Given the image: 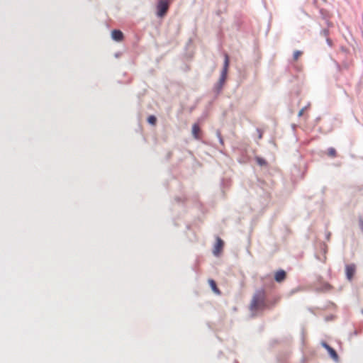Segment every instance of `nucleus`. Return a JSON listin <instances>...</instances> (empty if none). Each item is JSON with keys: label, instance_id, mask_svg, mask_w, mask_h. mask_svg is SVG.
<instances>
[{"label": "nucleus", "instance_id": "obj_1", "mask_svg": "<svg viewBox=\"0 0 363 363\" xmlns=\"http://www.w3.org/2000/svg\"><path fill=\"white\" fill-rule=\"evenodd\" d=\"M264 293L259 292L258 294L255 295L253 297V299L251 303V309L252 310H259L262 309L264 307Z\"/></svg>", "mask_w": 363, "mask_h": 363}, {"label": "nucleus", "instance_id": "obj_2", "mask_svg": "<svg viewBox=\"0 0 363 363\" xmlns=\"http://www.w3.org/2000/svg\"><path fill=\"white\" fill-rule=\"evenodd\" d=\"M169 7L168 0H160L157 9V14L159 17H162L166 13Z\"/></svg>", "mask_w": 363, "mask_h": 363}, {"label": "nucleus", "instance_id": "obj_3", "mask_svg": "<svg viewBox=\"0 0 363 363\" xmlns=\"http://www.w3.org/2000/svg\"><path fill=\"white\" fill-rule=\"evenodd\" d=\"M355 271H356V267L354 264H351L346 265L345 273H346V277L349 281H351L353 279V277L355 274Z\"/></svg>", "mask_w": 363, "mask_h": 363}, {"label": "nucleus", "instance_id": "obj_4", "mask_svg": "<svg viewBox=\"0 0 363 363\" xmlns=\"http://www.w3.org/2000/svg\"><path fill=\"white\" fill-rule=\"evenodd\" d=\"M286 277V274L283 269H280L275 272L274 279L276 281L280 283L282 282Z\"/></svg>", "mask_w": 363, "mask_h": 363}, {"label": "nucleus", "instance_id": "obj_5", "mask_svg": "<svg viewBox=\"0 0 363 363\" xmlns=\"http://www.w3.org/2000/svg\"><path fill=\"white\" fill-rule=\"evenodd\" d=\"M323 346L328 350V352L330 354V357L334 360H337L338 355H337V352H335V350L334 349H333L331 347H330L328 345H327L326 343H323Z\"/></svg>", "mask_w": 363, "mask_h": 363}, {"label": "nucleus", "instance_id": "obj_6", "mask_svg": "<svg viewBox=\"0 0 363 363\" xmlns=\"http://www.w3.org/2000/svg\"><path fill=\"white\" fill-rule=\"evenodd\" d=\"M111 37L114 40L121 41L123 39V33L119 30H113L111 33Z\"/></svg>", "mask_w": 363, "mask_h": 363}, {"label": "nucleus", "instance_id": "obj_7", "mask_svg": "<svg viewBox=\"0 0 363 363\" xmlns=\"http://www.w3.org/2000/svg\"><path fill=\"white\" fill-rule=\"evenodd\" d=\"M208 284L212 289V291L217 295H220L221 293H220V291L219 290V289L217 287V285H216V283L214 280L213 279H208Z\"/></svg>", "mask_w": 363, "mask_h": 363}, {"label": "nucleus", "instance_id": "obj_8", "mask_svg": "<svg viewBox=\"0 0 363 363\" xmlns=\"http://www.w3.org/2000/svg\"><path fill=\"white\" fill-rule=\"evenodd\" d=\"M200 132V127L197 123H194L192 126V135L194 138L199 139V133Z\"/></svg>", "mask_w": 363, "mask_h": 363}, {"label": "nucleus", "instance_id": "obj_9", "mask_svg": "<svg viewBox=\"0 0 363 363\" xmlns=\"http://www.w3.org/2000/svg\"><path fill=\"white\" fill-rule=\"evenodd\" d=\"M226 77H227V73H225V72H221V74H220V79H219V81H218V88L219 89H221L225 81V79H226Z\"/></svg>", "mask_w": 363, "mask_h": 363}, {"label": "nucleus", "instance_id": "obj_10", "mask_svg": "<svg viewBox=\"0 0 363 363\" xmlns=\"http://www.w3.org/2000/svg\"><path fill=\"white\" fill-rule=\"evenodd\" d=\"M223 241L220 238H217L216 241L213 245V250H221L223 247Z\"/></svg>", "mask_w": 363, "mask_h": 363}, {"label": "nucleus", "instance_id": "obj_11", "mask_svg": "<svg viewBox=\"0 0 363 363\" xmlns=\"http://www.w3.org/2000/svg\"><path fill=\"white\" fill-rule=\"evenodd\" d=\"M228 66H229V57H228V55L225 54L222 72H225V73H228Z\"/></svg>", "mask_w": 363, "mask_h": 363}, {"label": "nucleus", "instance_id": "obj_12", "mask_svg": "<svg viewBox=\"0 0 363 363\" xmlns=\"http://www.w3.org/2000/svg\"><path fill=\"white\" fill-rule=\"evenodd\" d=\"M156 121H157L156 117H155V116H149V117H148V118H147V121H148V123H149L150 124H152V125H155V123H156Z\"/></svg>", "mask_w": 363, "mask_h": 363}, {"label": "nucleus", "instance_id": "obj_13", "mask_svg": "<svg viewBox=\"0 0 363 363\" xmlns=\"http://www.w3.org/2000/svg\"><path fill=\"white\" fill-rule=\"evenodd\" d=\"M328 155L331 157H335L336 155V151L333 147H330L328 149Z\"/></svg>", "mask_w": 363, "mask_h": 363}, {"label": "nucleus", "instance_id": "obj_14", "mask_svg": "<svg viewBox=\"0 0 363 363\" xmlns=\"http://www.w3.org/2000/svg\"><path fill=\"white\" fill-rule=\"evenodd\" d=\"M301 55V52L299 50H296L294 52L293 57L294 60H297L299 56Z\"/></svg>", "mask_w": 363, "mask_h": 363}, {"label": "nucleus", "instance_id": "obj_15", "mask_svg": "<svg viewBox=\"0 0 363 363\" xmlns=\"http://www.w3.org/2000/svg\"><path fill=\"white\" fill-rule=\"evenodd\" d=\"M257 162L259 165H263L265 164V160L259 157L257 158Z\"/></svg>", "mask_w": 363, "mask_h": 363}, {"label": "nucleus", "instance_id": "obj_16", "mask_svg": "<svg viewBox=\"0 0 363 363\" xmlns=\"http://www.w3.org/2000/svg\"><path fill=\"white\" fill-rule=\"evenodd\" d=\"M306 108H307V106H306V107H304V108H301V109L299 111L298 113V117L302 116H303V113H304V111H305V110H306Z\"/></svg>", "mask_w": 363, "mask_h": 363}, {"label": "nucleus", "instance_id": "obj_17", "mask_svg": "<svg viewBox=\"0 0 363 363\" xmlns=\"http://www.w3.org/2000/svg\"><path fill=\"white\" fill-rule=\"evenodd\" d=\"M359 228L361 229L362 232L363 233V219H359Z\"/></svg>", "mask_w": 363, "mask_h": 363}, {"label": "nucleus", "instance_id": "obj_18", "mask_svg": "<svg viewBox=\"0 0 363 363\" xmlns=\"http://www.w3.org/2000/svg\"><path fill=\"white\" fill-rule=\"evenodd\" d=\"M320 253H321V255H322V256H323V261H325V259H326V257H325V252H326V251H320Z\"/></svg>", "mask_w": 363, "mask_h": 363}, {"label": "nucleus", "instance_id": "obj_19", "mask_svg": "<svg viewBox=\"0 0 363 363\" xmlns=\"http://www.w3.org/2000/svg\"><path fill=\"white\" fill-rule=\"evenodd\" d=\"M221 252L222 251H218V250L213 251L215 256H217V257L220 255Z\"/></svg>", "mask_w": 363, "mask_h": 363}, {"label": "nucleus", "instance_id": "obj_20", "mask_svg": "<svg viewBox=\"0 0 363 363\" xmlns=\"http://www.w3.org/2000/svg\"><path fill=\"white\" fill-rule=\"evenodd\" d=\"M327 41H328V43L330 45H331L330 40L329 39H328Z\"/></svg>", "mask_w": 363, "mask_h": 363}, {"label": "nucleus", "instance_id": "obj_21", "mask_svg": "<svg viewBox=\"0 0 363 363\" xmlns=\"http://www.w3.org/2000/svg\"><path fill=\"white\" fill-rule=\"evenodd\" d=\"M219 140H220V143H223L222 138H220V135H219Z\"/></svg>", "mask_w": 363, "mask_h": 363}, {"label": "nucleus", "instance_id": "obj_22", "mask_svg": "<svg viewBox=\"0 0 363 363\" xmlns=\"http://www.w3.org/2000/svg\"><path fill=\"white\" fill-rule=\"evenodd\" d=\"M362 313H363V310L362 311Z\"/></svg>", "mask_w": 363, "mask_h": 363}]
</instances>
